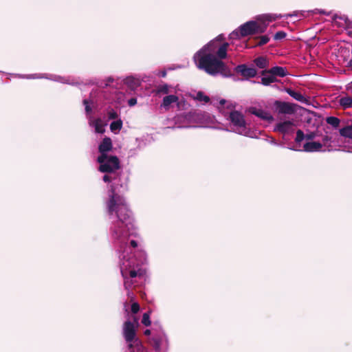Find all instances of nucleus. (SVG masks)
Instances as JSON below:
<instances>
[{
    "label": "nucleus",
    "instance_id": "7c9ffc66",
    "mask_svg": "<svg viewBox=\"0 0 352 352\" xmlns=\"http://www.w3.org/2000/svg\"><path fill=\"white\" fill-rule=\"evenodd\" d=\"M287 34L284 31H278L274 34V40H281L285 38Z\"/></svg>",
    "mask_w": 352,
    "mask_h": 352
},
{
    "label": "nucleus",
    "instance_id": "a878e982",
    "mask_svg": "<svg viewBox=\"0 0 352 352\" xmlns=\"http://www.w3.org/2000/svg\"><path fill=\"white\" fill-rule=\"evenodd\" d=\"M169 91V87L167 85H160L157 88V94H167Z\"/></svg>",
    "mask_w": 352,
    "mask_h": 352
},
{
    "label": "nucleus",
    "instance_id": "f3484780",
    "mask_svg": "<svg viewBox=\"0 0 352 352\" xmlns=\"http://www.w3.org/2000/svg\"><path fill=\"white\" fill-rule=\"evenodd\" d=\"M229 44L228 43H223L217 52V56L219 60L224 59L227 57V50Z\"/></svg>",
    "mask_w": 352,
    "mask_h": 352
},
{
    "label": "nucleus",
    "instance_id": "3c124183",
    "mask_svg": "<svg viewBox=\"0 0 352 352\" xmlns=\"http://www.w3.org/2000/svg\"><path fill=\"white\" fill-rule=\"evenodd\" d=\"M336 18H337V15H335V16H333V19L335 20Z\"/></svg>",
    "mask_w": 352,
    "mask_h": 352
},
{
    "label": "nucleus",
    "instance_id": "4468645a",
    "mask_svg": "<svg viewBox=\"0 0 352 352\" xmlns=\"http://www.w3.org/2000/svg\"><path fill=\"white\" fill-rule=\"evenodd\" d=\"M254 63L260 69H265L269 66V60L265 56H258L254 60Z\"/></svg>",
    "mask_w": 352,
    "mask_h": 352
},
{
    "label": "nucleus",
    "instance_id": "c03bdc74",
    "mask_svg": "<svg viewBox=\"0 0 352 352\" xmlns=\"http://www.w3.org/2000/svg\"><path fill=\"white\" fill-rule=\"evenodd\" d=\"M134 345H136L135 344H134V342H129L128 347L129 349H131L133 347Z\"/></svg>",
    "mask_w": 352,
    "mask_h": 352
},
{
    "label": "nucleus",
    "instance_id": "8fccbe9b",
    "mask_svg": "<svg viewBox=\"0 0 352 352\" xmlns=\"http://www.w3.org/2000/svg\"><path fill=\"white\" fill-rule=\"evenodd\" d=\"M228 109H232V107H231V106H228Z\"/></svg>",
    "mask_w": 352,
    "mask_h": 352
},
{
    "label": "nucleus",
    "instance_id": "1a4fd4ad",
    "mask_svg": "<svg viewBox=\"0 0 352 352\" xmlns=\"http://www.w3.org/2000/svg\"><path fill=\"white\" fill-rule=\"evenodd\" d=\"M271 74L275 78L278 77H285L287 75L288 72L285 67L275 66L269 69H264L261 72V74Z\"/></svg>",
    "mask_w": 352,
    "mask_h": 352
},
{
    "label": "nucleus",
    "instance_id": "393cba45",
    "mask_svg": "<svg viewBox=\"0 0 352 352\" xmlns=\"http://www.w3.org/2000/svg\"><path fill=\"white\" fill-rule=\"evenodd\" d=\"M196 99L199 101H204L205 102H208L210 101V98L208 96L204 95L202 91H199L197 94Z\"/></svg>",
    "mask_w": 352,
    "mask_h": 352
},
{
    "label": "nucleus",
    "instance_id": "a19ab883",
    "mask_svg": "<svg viewBox=\"0 0 352 352\" xmlns=\"http://www.w3.org/2000/svg\"><path fill=\"white\" fill-rule=\"evenodd\" d=\"M130 245H131L133 248H136V247H138V243H137V241H135V240H131V241H130Z\"/></svg>",
    "mask_w": 352,
    "mask_h": 352
},
{
    "label": "nucleus",
    "instance_id": "603ef678",
    "mask_svg": "<svg viewBox=\"0 0 352 352\" xmlns=\"http://www.w3.org/2000/svg\"><path fill=\"white\" fill-rule=\"evenodd\" d=\"M218 39H221V37H220V36H218Z\"/></svg>",
    "mask_w": 352,
    "mask_h": 352
},
{
    "label": "nucleus",
    "instance_id": "6e6552de",
    "mask_svg": "<svg viewBox=\"0 0 352 352\" xmlns=\"http://www.w3.org/2000/svg\"><path fill=\"white\" fill-rule=\"evenodd\" d=\"M230 120L231 122L236 126L245 127V120L243 114L237 111H233L230 112Z\"/></svg>",
    "mask_w": 352,
    "mask_h": 352
},
{
    "label": "nucleus",
    "instance_id": "f257e3e1",
    "mask_svg": "<svg viewBox=\"0 0 352 352\" xmlns=\"http://www.w3.org/2000/svg\"><path fill=\"white\" fill-rule=\"evenodd\" d=\"M107 210L109 216L115 214L117 217L110 228L112 238L120 243L125 242L133 234V218L124 198L116 193L113 185L111 186Z\"/></svg>",
    "mask_w": 352,
    "mask_h": 352
},
{
    "label": "nucleus",
    "instance_id": "f704fd0d",
    "mask_svg": "<svg viewBox=\"0 0 352 352\" xmlns=\"http://www.w3.org/2000/svg\"><path fill=\"white\" fill-rule=\"evenodd\" d=\"M96 131L98 133H102L104 132L103 126L100 124H96L95 127Z\"/></svg>",
    "mask_w": 352,
    "mask_h": 352
},
{
    "label": "nucleus",
    "instance_id": "58836bf2",
    "mask_svg": "<svg viewBox=\"0 0 352 352\" xmlns=\"http://www.w3.org/2000/svg\"><path fill=\"white\" fill-rule=\"evenodd\" d=\"M137 103V99L135 98H131V99L129 100L128 101V104L130 106V107H132V106H134L135 104H136Z\"/></svg>",
    "mask_w": 352,
    "mask_h": 352
},
{
    "label": "nucleus",
    "instance_id": "20e7f679",
    "mask_svg": "<svg viewBox=\"0 0 352 352\" xmlns=\"http://www.w3.org/2000/svg\"><path fill=\"white\" fill-rule=\"evenodd\" d=\"M266 27V25H260L256 21H250L241 25L239 30L233 31L230 36L232 38H235L239 35L241 37H245L254 34L263 33L265 31Z\"/></svg>",
    "mask_w": 352,
    "mask_h": 352
},
{
    "label": "nucleus",
    "instance_id": "9b49d317",
    "mask_svg": "<svg viewBox=\"0 0 352 352\" xmlns=\"http://www.w3.org/2000/svg\"><path fill=\"white\" fill-rule=\"evenodd\" d=\"M113 148L112 141L110 138L105 137L98 146L100 155H108L107 152Z\"/></svg>",
    "mask_w": 352,
    "mask_h": 352
},
{
    "label": "nucleus",
    "instance_id": "e433bc0d",
    "mask_svg": "<svg viewBox=\"0 0 352 352\" xmlns=\"http://www.w3.org/2000/svg\"><path fill=\"white\" fill-rule=\"evenodd\" d=\"M83 104L85 105V111L87 113H89L91 111L90 106L88 104V101L87 100H83Z\"/></svg>",
    "mask_w": 352,
    "mask_h": 352
},
{
    "label": "nucleus",
    "instance_id": "f8f14e48",
    "mask_svg": "<svg viewBox=\"0 0 352 352\" xmlns=\"http://www.w3.org/2000/svg\"><path fill=\"white\" fill-rule=\"evenodd\" d=\"M322 144L318 142H308L303 146V150L306 152H315L320 151Z\"/></svg>",
    "mask_w": 352,
    "mask_h": 352
},
{
    "label": "nucleus",
    "instance_id": "4be33fe9",
    "mask_svg": "<svg viewBox=\"0 0 352 352\" xmlns=\"http://www.w3.org/2000/svg\"><path fill=\"white\" fill-rule=\"evenodd\" d=\"M326 122L327 124L331 125L332 126L337 128L339 126L340 120L339 118L336 117L330 116L327 118Z\"/></svg>",
    "mask_w": 352,
    "mask_h": 352
},
{
    "label": "nucleus",
    "instance_id": "09e8293b",
    "mask_svg": "<svg viewBox=\"0 0 352 352\" xmlns=\"http://www.w3.org/2000/svg\"><path fill=\"white\" fill-rule=\"evenodd\" d=\"M320 13H321V14H326L324 11H320Z\"/></svg>",
    "mask_w": 352,
    "mask_h": 352
},
{
    "label": "nucleus",
    "instance_id": "39448f33",
    "mask_svg": "<svg viewBox=\"0 0 352 352\" xmlns=\"http://www.w3.org/2000/svg\"><path fill=\"white\" fill-rule=\"evenodd\" d=\"M123 335L126 342H134L137 346L141 344L140 340L136 338L135 327L129 320L124 323Z\"/></svg>",
    "mask_w": 352,
    "mask_h": 352
},
{
    "label": "nucleus",
    "instance_id": "2eb2a0df",
    "mask_svg": "<svg viewBox=\"0 0 352 352\" xmlns=\"http://www.w3.org/2000/svg\"><path fill=\"white\" fill-rule=\"evenodd\" d=\"M293 125L292 122L291 121H284L283 122H280L276 125V130L281 133H285L288 131L290 126Z\"/></svg>",
    "mask_w": 352,
    "mask_h": 352
},
{
    "label": "nucleus",
    "instance_id": "2f4dec72",
    "mask_svg": "<svg viewBox=\"0 0 352 352\" xmlns=\"http://www.w3.org/2000/svg\"><path fill=\"white\" fill-rule=\"evenodd\" d=\"M108 117L111 120H115V119H117L118 118V114L117 113L116 111H115L114 110L111 109V111H109L108 112Z\"/></svg>",
    "mask_w": 352,
    "mask_h": 352
},
{
    "label": "nucleus",
    "instance_id": "f03ea898",
    "mask_svg": "<svg viewBox=\"0 0 352 352\" xmlns=\"http://www.w3.org/2000/svg\"><path fill=\"white\" fill-rule=\"evenodd\" d=\"M195 58L198 59V67L204 70L207 74L215 76L218 74L223 76H231V72L228 66L211 53H205L203 50L199 51Z\"/></svg>",
    "mask_w": 352,
    "mask_h": 352
},
{
    "label": "nucleus",
    "instance_id": "412c9836",
    "mask_svg": "<svg viewBox=\"0 0 352 352\" xmlns=\"http://www.w3.org/2000/svg\"><path fill=\"white\" fill-rule=\"evenodd\" d=\"M254 40L256 41L254 46H262L269 42L270 37L267 35H263L255 37Z\"/></svg>",
    "mask_w": 352,
    "mask_h": 352
},
{
    "label": "nucleus",
    "instance_id": "a18cd8bd",
    "mask_svg": "<svg viewBox=\"0 0 352 352\" xmlns=\"http://www.w3.org/2000/svg\"><path fill=\"white\" fill-rule=\"evenodd\" d=\"M144 335L149 336L151 334V330L150 329H146L144 332Z\"/></svg>",
    "mask_w": 352,
    "mask_h": 352
},
{
    "label": "nucleus",
    "instance_id": "dca6fc26",
    "mask_svg": "<svg viewBox=\"0 0 352 352\" xmlns=\"http://www.w3.org/2000/svg\"><path fill=\"white\" fill-rule=\"evenodd\" d=\"M261 83L265 86H269L271 83L277 82L278 80L271 74H261Z\"/></svg>",
    "mask_w": 352,
    "mask_h": 352
},
{
    "label": "nucleus",
    "instance_id": "5701e85b",
    "mask_svg": "<svg viewBox=\"0 0 352 352\" xmlns=\"http://www.w3.org/2000/svg\"><path fill=\"white\" fill-rule=\"evenodd\" d=\"M122 127V121L119 119L116 121H113L110 124V129L112 131H120Z\"/></svg>",
    "mask_w": 352,
    "mask_h": 352
},
{
    "label": "nucleus",
    "instance_id": "b1692460",
    "mask_svg": "<svg viewBox=\"0 0 352 352\" xmlns=\"http://www.w3.org/2000/svg\"><path fill=\"white\" fill-rule=\"evenodd\" d=\"M142 323L146 327H149L151 324L149 313L146 312L143 314Z\"/></svg>",
    "mask_w": 352,
    "mask_h": 352
},
{
    "label": "nucleus",
    "instance_id": "ddd939ff",
    "mask_svg": "<svg viewBox=\"0 0 352 352\" xmlns=\"http://www.w3.org/2000/svg\"><path fill=\"white\" fill-rule=\"evenodd\" d=\"M285 91L286 93H287L291 97L296 100L297 101L301 102H306L307 99L305 97L301 94L298 91H296L291 88H285Z\"/></svg>",
    "mask_w": 352,
    "mask_h": 352
},
{
    "label": "nucleus",
    "instance_id": "a211bd4d",
    "mask_svg": "<svg viewBox=\"0 0 352 352\" xmlns=\"http://www.w3.org/2000/svg\"><path fill=\"white\" fill-rule=\"evenodd\" d=\"M178 100V97L175 95H168L165 96L163 98V102L162 106L165 108H167L170 106V104L173 102H176Z\"/></svg>",
    "mask_w": 352,
    "mask_h": 352
},
{
    "label": "nucleus",
    "instance_id": "49530a36",
    "mask_svg": "<svg viewBox=\"0 0 352 352\" xmlns=\"http://www.w3.org/2000/svg\"><path fill=\"white\" fill-rule=\"evenodd\" d=\"M160 347V345L157 342L155 343V349H158Z\"/></svg>",
    "mask_w": 352,
    "mask_h": 352
},
{
    "label": "nucleus",
    "instance_id": "de8ad7c7",
    "mask_svg": "<svg viewBox=\"0 0 352 352\" xmlns=\"http://www.w3.org/2000/svg\"><path fill=\"white\" fill-rule=\"evenodd\" d=\"M166 72H164L162 73V76L163 77H165V76H166Z\"/></svg>",
    "mask_w": 352,
    "mask_h": 352
},
{
    "label": "nucleus",
    "instance_id": "4c0bfd02",
    "mask_svg": "<svg viewBox=\"0 0 352 352\" xmlns=\"http://www.w3.org/2000/svg\"><path fill=\"white\" fill-rule=\"evenodd\" d=\"M138 272L135 270H131L129 271V276L130 278H135L136 276H138Z\"/></svg>",
    "mask_w": 352,
    "mask_h": 352
},
{
    "label": "nucleus",
    "instance_id": "cd10ccee",
    "mask_svg": "<svg viewBox=\"0 0 352 352\" xmlns=\"http://www.w3.org/2000/svg\"><path fill=\"white\" fill-rule=\"evenodd\" d=\"M122 272V275L124 279V287L126 289H128L132 285V283L131 281H129V280H127V277H126V271H124V270H122L121 271Z\"/></svg>",
    "mask_w": 352,
    "mask_h": 352
},
{
    "label": "nucleus",
    "instance_id": "ea45409f",
    "mask_svg": "<svg viewBox=\"0 0 352 352\" xmlns=\"http://www.w3.org/2000/svg\"><path fill=\"white\" fill-rule=\"evenodd\" d=\"M331 140V138L327 136V135H325L324 137H323L322 138V142L323 144H326L329 141Z\"/></svg>",
    "mask_w": 352,
    "mask_h": 352
},
{
    "label": "nucleus",
    "instance_id": "473e14b6",
    "mask_svg": "<svg viewBox=\"0 0 352 352\" xmlns=\"http://www.w3.org/2000/svg\"><path fill=\"white\" fill-rule=\"evenodd\" d=\"M131 310L133 314H137L140 311V305L138 302H133L131 305Z\"/></svg>",
    "mask_w": 352,
    "mask_h": 352
},
{
    "label": "nucleus",
    "instance_id": "79ce46f5",
    "mask_svg": "<svg viewBox=\"0 0 352 352\" xmlns=\"http://www.w3.org/2000/svg\"><path fill=\"white\" fill-rule=\"evenodd\" d=\"M113 177V181L117 179V178L120 176V174L116 171V174H111Z\"/></svg>",
    "mask_w": 352,
    "mask_h": 352
},
{
    "label": "nucleus",
    "instance_id": "0eeeda50",
    "mask_svg": "<svg viewBox=\"0 0 352 352\" xmlns=\"http://www.w3.org/2000/svg\"><path fill=\"white\" fill-rule=\"evenodd\" d=\"M235 71L246 78H253L257 74L256 69L254 67H248L245 64L236 66Z\"/></svg>",
    "mask_w": 352,
    "mask_h": 352
},
{
    "label": "nucleus",
    "instance_id": "6ab92c4d",
    "mask_svg": "<svg viewBox=\"0 0 352 352\" xmlns=\"http://www.w3.org/2000/svg\"><path fill=\"white\" fill-rule=\"evenodd\" d=\"M339 103L344 109L352 107V98L349 96L342 97L340 99Z\"/></svg>",
    "mask_w": 352,
    "mask_h": 352
},
{
    "label": "nucleus",
    "instance_id": "bb28decb",
    "mask_svg": "<svg viewBox=\"0 0 352 352\" xmlns=\"http://www.w3.org/2000/svg\"><path fill=\"white\" fill-rule=\"evenodd\" d=\"M304 139H305V134H304L303 131L300 130V129H298L296 131V137L295 141L296 142H300Z\"/></svg>",
    "mask_w": 352,
    "mask_h": 352
},
{
    "label": "nucleus",
    "instance_id": "864d4df0",
    "mask_svg": "<svg viewBox=\"0 0 352 352\" xmlns=\"http://www.w3.org/2000/svg\"><path fill=\"white\" fill-rule=\"evenodd\" d=\"M218 39H221V37H220V36H218Z\"/></svg>",
    "mask_w": 352,
    "mask_h": 352
},
{
    "label": "nucleus",
    "instance_id": "c756f323",
    "mask_svg": "<svg viewBox=\"0 0 352 352\" xmlns=\"http://www.w3.org/2000/svg\"><path fill=\"white\" fill-rule=\"evenodd\" d=\"M126 83L129 85L133 88L136 87L138 85V81L136 80H135L133 78H131V77L127 78L126 79Z\"/></svg>",
    "mask_w": 352,
    "mask_h": 352
},
{
    "label": "nucleus",
    "instance_id": "c9c22d12",
    "mask_svg": "<svg viewBox=\"0 0 352 352\" xmlns=\"http://www.w3.org/2000/svg\"><path fill=\"white\" fill-rule=\"evenodd\" d=\"M305 136L306 140H313L316 137V134L314 133L311 132L310 133L305 135Z\"/></svg>",
    "mask_w": 352,
    "mask_h": 352
},
{
    "label": "nucleus",
    "instance_id": "423d86ee",
    "mask_svg": "<svg viewBox=\"0 0 352 352\" xmlns=\"http://www.w3.org/2000/svg\"><path fill=\"white\" fill-rule=\"evenodd\" d=\"M274 104L278 114L293 115L296 111V104L276 100Z\"/></svg>",
    "mask_w": 352,
    "mask_h": 352
},
{
    "label": "nucleus",
    "instance_id": "72a5a7b5",
    "mask_svg": "<svg viewBox=\"0 0 352 352\" xmlns=\"http://www.w3.org/2000/svg\"><path fill=\"white\" fill-rule=\"evenodd\" d=\"M102 180L106 183H109L113 181V177L110 173H107L103 176Z\"/></svg>",
    "mask_w": 352,
    "mask_h": 352
},
{
    "label": "nucleus",
    "instance_id": "9d476101",
    "mask_svg": "<svg viewBox=\"0 0 352 352\" xmlns=\"http://www.w3.org/2000/svg\"><path fill=\"white\" fill-rule=\"evenodd\" d=\"M248 111L250 113L255 115L256 116L260 118L263 120L271 121L273 120L272 116L270 113L263 111V109L252 107L249 108Z\"/></svg>",
    "mask_w": 352,
    "mask_h": 352
},
{
    "label": "nucleus",
    "instance_id": "7ed1b4c3",
    "mask_svg": "<svg viewBox=\"0 0 352 352\" xmlns=\"http://www.w3.org/2000/svg\"><path fill=\"white\" fill-rule=\"evenodd\" d=\"M100 164L98 170L104 173L116 174V171L120 168V162L116 155H100L97 158Z\"/></svg>",
    "mask_w": 352,
    "mask_h": 352
},
{
    "label": "nucleus",
    "instance_id": "37998d69",
    "mask_svg": "<svg viewBox=\"0 0 352 352\" xmlns=\"http://www.w3.org/2000/svg\"><path fill=\"white\" fill-rule=\"evenodd\" d=\"M226 103V100L225 99H221L219 101V104L221 107L223 106Z\"/></svg>",
    "mask_w": 352,
    "mask_h": 352
},
{
    "label": "nucleus",
    "instance_id": "aec40b11",
    "mask_svg": "<svg viewBox=\"0 0 352 352\" xmlns=\"http://www.w3.org/2000/svg\"><path fill=\"white\" fill-rule=\"evenodd\" d=\"M339 132L341 136L352 139V125L340 129Z\"/></svg>",
    "mask_w": 352,
    "mask_h": 352
},
{
    "label": "nucleus",
    "instance_id": "c85d7f7f",
    "mask_svg": "<svg viewBox=\"0 0 352 352\" xmlns=\"http://www.w3.org/2000/svg\"><path fill=\"white\" fill-rule=\"evenodd\" d=\"M262 18L263 20L265 21H275L277 18H278V16H276V14H264L263 16H262Z\"/></svg>",
    "mask_w": 352,
    "mask_h": 352
}]
</instances>
